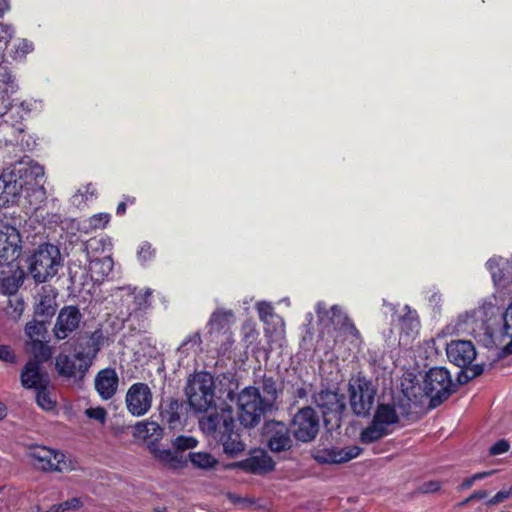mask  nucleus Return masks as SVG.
Instances as JSON below:
<instances>
[{"label":"nucleus","instance_id":"nucleus-1","mask_svg":"<svg viewBox=\"0 0 512 512\" xmlns=\"http://www.w3.org/2000/svg\"><path fill=\"white\" fill-rule=\"evenodd\" d=\"M201 430L217 440L223 447L224 453L235 457L245 450V443L240 433L235 430V420L231 412L219 414L217 412L202 417L199 420Z\"/></svg>","mask_w":512,"mask_h":512},{"label":"nucleus","instance_id":"nucleus-2","mask_svg":"<svg viewBox=\"0 0 512 512\" xmlns=\"http://www.w3.org/2000/svg\"><path fill=\"white\" fill-rule=\"evenodd\" d=\"M187 402L194 412H207L215 406V381L207 371L195 372L184 387Z\"/></svg>","mask_w":512,"mask_h":512},{"label":"nucleus","instance_id":"nucleus-3","mask_svg":"<svg viewBox=\"0 0 512 512\" xmlns=\"http://www.w3.org/2000/svg\"><path fill=\"white\" fill-rule=\"evenodd\" d=\"M61 253L56 245H40L28 258V270L37 283H44L53 278L61 266Z\"/></svg>","mask_w":512,"mask_h":512},{"label":"nucleus","instance_id":"nucleus-4","mask_svg":"<svg viewBox=\"0 0 512 512\" xmlns=\"http://www.w3.org/2000/svg\"><path fill=\"white\" fill-rule=\"evenodd\" d=\"M457 385L453 383L450 372L445 367H432L423 381V392L429 397V407L436 408L446 401Z\"/></svg>","mask_w":512,"mask_h":512},{"label":"nucleus","instance_id":"nucleus-5","mask_svg":"<svg viewBox=\"0 0 512 512\" xmlns=\"http://www.w3.org/2000/svg\"><path fill=\"white\" fill-rule=\"evenodd\" d=\"M271 409L256 387H246L238 395V419L244 427L257 426L262 416Z\"/></svg>","mask_w":512,"mask_h":512},{"label":"nucleus","instance_id":"nucleus-6","mask_svg":"<svg viewBox=\"0 0 512 512\" xmlns=\"http://www.w3.org/2000/svg\"><path fill=\"white\" fill-rule=\"evenodd\" d=\"M18 182L24 189V197L30 204H37L46 198L44 188L45 172L43 166L37 162L20 163L14 171Z\"/></svg>","mask_w":512,"mask_h":512},{"label":"nucleus","instance_id":"nucleus-7","mask_svg":"<svg viewBox=\"0 0 512 512\" xmlns=\"http://www.w3.org/2000/svg\"><path fill=\"white\" fill-rule=\"evenodd\" d=\"M312 400L320 409L326 428H339L346 411L345 395L331 389H322L313 394Z\"/></svg>","mask_w":512,"mask_h":512},{"label":"nucleus","instance_id":"nucleus-8","mask_svg":"<svg viewBox=\"0 0 512 512\" xmlns=\"http://www.w3.org/2000/svg\"><path fill=\"white\" fill-rule=\"evenodd\" d=\"M103 342L104 335L101 329L80 334L70 342L71 352H73L74 358L79 361V370L82 374L88 372Z\"/></svg>","mask_w":512,"mask_h":512},{"label":"nucleus","instance_id":"nucleus-9","mask_svg":"<svg viewBox=\"0 0 512 512\" xmlns=\"http://www.w3.org/2000/svg\"><path fill=\"white\" fill-rule=\"evenodd\" d=\"M348 391L352 412L358 417L369 416L377 393L372 381L364 376H358L349 383Z\"/></svg>","mask_w":512,"mask_h":512},{"label":"nucleus","instance_id":"nucleus-10","mask_svg":"<svg viewBox=\"0 0 512 512\" xmlns=\"http://www.w3.org/2000/svg\"><path fill=\"white\" fill-rule=\"evenodd\" d=\"M290 428L294 438L302 443L313 441L320 430V418L314 408L305 406L293 416Z\"/></svg>","mask_w":512,"mask_h":512},{"label":"nucleus","instance_id":"nucleus-11","mask_svg":"<svg viewBox=\"0 0 512 512\" xmlns=\"http://www.w3.org/2000/svg\"><path fill=\"white\" fill-rule=\"evenodd\" d=\"M446 354L449 361L459 368H466L472 372V377L480 376L483 371V365L475 364L477 352L470 340H453L446 346Z\"/></svg>","mask_w":512,"mask_h":512},{"label":"nucleus","instance_id":"nucleus-12","mask_svg":"<svg viewBox=\"0 0 512 512\" xmlns=\"http://www.w3.org/2000/svg\"><path fill=\"white\" fill-rule=\"evenodd\" d=\"M292 430L284 422L270 420L262 427V438L273 453L286 452L293 448Z\"/></svg>","mask_w":512,"mask_h":512},{"label":"nucleus","instance_id":"nucleus-13","mask_svg":"<svg viewBox=\"0 0 512 512\" xmlns=\"http://www.w3.org/2000/svg\"><path fill=\"white\" fill-rule=\"evenodd\" d=\"M153 395L146 383L137 382L132 384L126 393L127 410L133 416H143L151 408Z\"/></svg>","mask_w":512,"mask_h":512},{"label":"nucleus","instance_id":"nucleus-14","mask_svg":"<svg viewBox=\"0 0 512 512\" xmlns=\"http://www.w3.org/2000/svg\"><path fill=\"white\" fill-rule=\"evenodd\" d=\"M21 237L14 227H9L8 232L0 235V268H9L12 264H20Z\"/></svg>","mask_w":512,"mask_h":512},{"label":"nucleus","instance_id":"nucleus-15","mask_svg":"<svg viewBox=\"0 0 512 512\" xmlns=\"http://www.w3.org/2000/svg\"><path fill=\"white\" fill-rule=\"evenodd\" d=\"M82 314L75 305L64 306L58 313L53 333L57 340L66 339L72 332L78 329Z\"/></svg>","mask_w":512,"mask_h":512},{"label":"nucleus","instance_id":"nucleus-16","mask_svg":"<svg viewBox=\"0 0 512 512\" xmlns=\"http://www.w3.org/2000/svg\"><path fill=\"white\" fill-rule=\"evenodd\" d=\"M23 388L36 390L40 386L50 384V378L39 364V361H27L20 373Z\"/></svg>","mask_w":512,"mask_h":512},{"label":"nucleus","instance_id":"nucleus-17","mask_svg":"<svg viewBox=\"0 0 512 512\" xmlns=\"http://www.w3.org/2000/svg\"><path fill=\"white\" fill-rule=\"evenodd\" d=\"M24 189L18 182L15 172L5 173L0 176V204L9 207L18 202Z\"/></svg>","mask_w":512,"mask_h":512},{"label":"nucleus","instance_id":"nucleus-18","mask_svg":"<svg viewBox=\"0 0 512 512\" xmlns=\"http://www.w3.org/2000/svg\"><path fill=\"white\" fill-rule=\"evenodd\" d=\"M25 277L21 264H12L9 268H0V292L4 295L15 294L23 284Z\"/></svg>","mask_w":512,"mask_h":512},{"label":"nucleus","instance_id":"nucleus-19","mask_svg":"<svg viewBox=\"0 0 512 512\" xmlns=\"http://www.w3.org/2000/svg\"><path fill=\"white\" fill-rule=\"evenodd\" d=\"M235 322V314L231 309H215L207 323L208 333L211 338H220L224 332L231 331V325Z\"/></svg>","mask_w":512,"mask_h":512},{"label":"nucleus","instance_id":"nucleus-20","mask_svg":"<svg viewBox=\"0 0 512 512\" xmlns=\"http://www.w3.org/2000/svg\"><path fill=\"white\" fill-rule=\"evenodd\" d=\"M152 290L146 288L134 294L132 305L129 307L128 321L141 322V328H146V314L152 307Z\"/></svg>","mask_w":512,"mask_h":512},{"label":"nucleus","instance_id":"nucleus-21","mask_svg":"<svg viewBox=\"0 0 512 512\" xmlns=\"http://www.w3.org/2000/svg\"><path fill=\"white\" fill-rule=\"evenodd\" d=\"M184 402L178 398L167 397L163 399L159 406L161 420L165 422L169 429H177L182 426L181 414Z\"/></svg>","mask_w":512,"mask_h":512},{"label":"nucleus","instance_id":"nucleus-22","mask_svg":"<svg viewBox=\"0 0 512 512\" xmlns=\"http://www.w3.org/2000/svg\"><path fill=\"white\" fill-rule=\"evenodd\" d=\"M118 384L119 378L113 368L100 370L94 380L95 389L103 400L111 399L115 395Z\"/></svg>","mask_w":512,"mask_h":512},{"label":"nucleus","instance_id":"nucleus-23","mask_svg":"<svg viewBox=\"0 0 512 512\" xmlns=\"http://www.w3.org/2000/svg\"><path fill=\"white\" fill-rule=\"evenodd\" d=\"M236 465L245 472L262 475L272 471L275 467V462L267 452L260 450Z\"/></svg>","mask_w":512,"mask_h":512},{"label":"nucleus","instance_id":"nucleus-24","mask_svg":"<svg viewBox=\"0 0 512 512\" xmlns=\"http://www.w3.org/2000/svg\"><path fill=\"white\" fill-rule=\"evenodd\" d=\"M31 458L34 460V466L43 471H61L58 453L54 450L39 446L31 450Z\"/></svg>","mask_w":512,"mask_h":512},{"label":"nucleus","instance_id":"nucleus-25","mask_svg":"<svg viewBox=\"0 0 512 512\" xmlns=\"http://www.w3.org/2000/svg\"><path fill=\"white\" fill-rule=\"evenodd\" d=\"M134 434L135 436L147 441L148 446L151 449L158 445L160 440L163 438L164 431L158 422L146 420L135 424Z\"/></svg>","mask_w":512,"mask_h":512},{"label":"nucleus","instance_id":"nucleus-26","mask_svg":"<svg viewBox=\"0 0 512 512\" xmlns=\"http://www.w3.org/2000/svg\"><path fill=\"white\" fill-rule=\"evenodd\" d=\"M486 265L496 285L506 286L512 283V258L501 262L490 259Z\"/></svg>","mask_w":512,"mask_h":512},{"label":"nucleus","instance_id":"nucleus-27","mask_svg":"<svg viewBox=\"0 0 512 512\" xmlns=\"http://www.w3.org/2000/svg\"><path fill=\"white\" fill-rule=\"evenodd\" d=\"M55 366L58 373L67 378H78L79 380H82L86 375V373L82 374L79 370V361L74 358L73 354L67 355L60 353L56 357Z\"/></svg>","mask_w":512,"mask_h":512},{"label":"nucleus","instance_id":"nucleus-28","mask_svg":"<svg viewBox=\"0 0 512 512\" xmlns=\"http://www.w3.org/2000/svg\"><path fill=\"white\" fill-rule=\"evenodd\" d=\"M150 450L157 460L171 469H182L187 466V458L179 455L176 450L160 449L158 445Z\"/></svg>","mask_w":512,"mask_h":512},{"label":"nucleus","instance_id":"nucleus-29","mask_svg":"<svg viewBox=\"0 0 512 512\" xmlns=\"http://www.w3.org/2000/svg\"><path fill=\"white\" fill-rule=\"evenodd\" d=\"M1 495H4V488L0 489V496ZM28 501L29 499L26 494L16 489H9L6 501H4L3 497H0V512L4 509L8 512L27 510Z\"/></svg>","mask_w":512,"mask_h":512},{"label":"nucleus","instance_id":"nucleus-30","mask_svg":"<svg viewBox=\"0 0 512 512\" xmlns=\"http://www.w3.org/2000/svg\"><path fill=\"white\" fill-rule=\"evenodd\" d=\"M512 496V485L508 488H503L498 491L492 498H488V492L486 490H477L473 492L469 497H467L464 501L460 502L458 506H462L465 503H469L472 501H484L487 506L502 503L506 499Z\"/></svg>","mask_w":512,"mask_h":512},{"label":"nucleus","instance_id":"nucleus-31","mask_svg":"<svg viewBox=\"0 0 512 512\" xmlns=\"http://www.w3.org/2000/svg\"><path fill=\"white\" fill-rule=\"evenodd\" d=\"M372 420L379 425L387 427L389 425L397 424L399 422V415L394 404L380 403L376 407Z\"/></svg>","mask_w":512,"mask_h":512},{"label":"nucleus","instance_id":"nucleus-32","mask_svg":"<svg viewBox=\"0 0 512 512\" xmlns=\"http://www.w3.org/2000/svg\"><path fill=\"white\" fill-rule=\"evenodd\" d=\"M35 392V401L38 407L47 412L54 411L56 409L57 400L53 386L50 384L43 385L36 389Z\"/></svg>","mask_w":512,"mask_h":512},{"label":"nucleus","instance_id":"nucleus-33","mask_svg":"<svg viewBox=\"0 0 512 512\" xmlns=\"http://www.w3.org/2000/svg\"><path fill=\"white\" fill-rule=\"evenodd\" d=\"M55 296L43 294L34 310V316L50 321L56 312Z\"/></svg>","mask_w":512,"mask_h":512},{"label":"nucleus","instance_id":"nucleus-34","mask_svg":"<svg viewBox=\"0 0 512 512\" xmlns=\"http://www.w3.org/2000/svg\"><path fill=\"white\" fill-rule=\"evenodd\" d=\"M389 434L387 427L377 424L372 420L371 424L362 430L360 433V442L363 444H370L380 440L384 436Z\"/></svg>","mask_w":512,"mask_h":512},{"label":"nucleus","instance_id":"nucleus-35","mask_svg":"<svg viewBox=\"0 0 512 512\" xmlns=\"http://www.w3.org/2000/svg\"><path fill=\"white\" fill-rule=\"evenodd\" d=\"M405 309L407 311L400 317L399 324L401 332L405 333L407 336H410L414 333H417L420 327V321L418 319L416 310H411L409 306H405Z\"/></svg>","mask_w":512,"mask_h":512},{"label":"nucleus","instance_id":"nucleus-36","mask_svg":"<svg viewBox=\"0 0 512 512\" xmlns=\"http://www.w3.org/2000/svg\"><path fill=\"white\" fill-rule=\"evenodd\" d=\"M113 259L110 256L90 261V270L95 275V280H104L113 270Z\"/></svg>","mask_w":512,"mask_h":512},{"label":"nucleus","instance_id":"nucleus-37","mask_svg":"<svg viewBox=\"0 0 512 512\" xmlns=\"http://www.w3.org/2000/svg\"><path fill=\"white\" fill-rule=\"evenodd\" d=\"M187 460L194 468L211 469L218 464V460L209 452H189Z\"/></svg>","mask_w":512,"mask_h":512},{"label":"nucleus","instance_id":"nucleus-38","mask_svg":"<svg viewBox=\"0 0 512 512\" xmlns=\"http://www.w3.org/2000/svg\"><path fill=\"white\" fill-rule=\"evenodd\" d=\"M31 353L33 359L29 361H39V364L49 361L52 357L51 347L41 339L31 340Z\"/></svg>","mask_w":512,"mask_h":512},{"label":"nucleus","instance_id":"nucleus-39","mask_svg":"<svg viewBox=\"0 0 512 512\" xmlns=\"http://www.w3.org/2000/svg\"><path fill=\"white\" fill-rule=\"evenodd\" d=\"M49 323L50 321L34 316L33 320L26 324L25 333L31 340L44 338Z\"/></svg>","mask_w":512,"mask_h":512},{"label":"nucleus","instance_id":"nucleus-40","mask_svg":"<svg viewBox=\"0 0 512 512\" xmlns=\"http://www.w3.org/2000/svg\"><path fill=\"white\" fill-rule=\"evenodd\" d=\"M504 334L510 338V341L502 348V354L508 356L512 354V302L506 308L503 314Z\"/></svg>","mask_w":512,"mask_h":512},{"label":"nucleus","instance_id":"nucleus-41","mask_svg":"<svg viewBox=\"0 0 512 512\" xmlns=\"http://www.w3.org/2000/svg\"><path fill=\"white\" fill-rule=\"evenodd\" d=\"M262 391L265 396H263V399L266 403L269 404V407L272 408L274 405V402L277 399V388H276V381L273 379V377H268L266 375L262 378Z\"/></svg>","mask_w":512,"mask_h":512},{"label":"nucleus","instance_id":"nucleus-42","mask_svg":"<svg viewBox=\"0 0 512 512\" xmlns=\"http://www.w3.org/2000/svg\"><path fill=\"white\" fill-rule=\"evenodd\" d=\"M315 460L318 463H326V464L343 463L341 451H340V449H336V448L319 450L317 452V454L315 455Z\"/></svg>","mask_w":512,"mask_h":512},{"label":"nucleus","instance_id":"nucleus-43","mask_svg":"<svg viewBox=\"0 0 512 512\" xmlns=\"http://www.w3.org/2000/svg\"><path fill=\"white\" fill-rule=\"evenodd\" d=\"M212 341L219 344L218 352L223 357L230 358L232 347L235 343L232 331L224 332L220 338H211Z\"/></svg>","mask_w":512,"mask_h":512},{"label":"nucleus","instance_id":"nucleus-44","mask_svg":"<svg viewBox=\"0 0 512 512\" xmlns=\"http://www.w3.org/2000/svg\"><path fill=\"white\" fill-rule=\"evenodd\" d=\"M199 441L193 436L179 435L172 441V447L178 454L194 449L197 447Z\"/></svg>","mask_w":512,"mask_h":512},{"label":"nucleus","instance_id":"nucleus-45","mask_svg":"<svg viewBox=\"0 0 512 512\" xmlns=\"http://www.w3.org/2000/svg\"><path fill=\"white\" fill-rule=\"evenodd\" d=\"M478 311L472 310L467 311L464 314H460L457 317L455 329L457 331L469 332L470 329H474L472 326L476 322V315Z\"/></svg>","mask_w":512,"mask_h":512},{"label":"nucleus","instance_id":"nucleus-46","mask_svg":"<svg viewBox=\"0 0 512 512\" xmlns=\"http://www.w3.org/2000/svg\"><path fill=\"white\" fill-rule=\"evenodd\" d=\"M82 506V499L80 497H73L61 503L53 504L47 512H68L70 510H79Z\"/></svg>","mask_w":512,"mask_h":512},{"label":"nucleus","instance_id":"nucleus-47","mask_svg":"<svg viewBox=\"0 0 512 512\" xmlns=\"http://www.w3.org/2000/svg\"><path fill=\"white\" fill-rule=\"evenodd\" d=\"M202 343L200 332H194L189 334L179 345L178 351L184 354H188V351L194 349Z\"/></svg>","mask_w":512,"mask_h":512},{"label":"nucleus","instance_id":"nucleus-48","mask_svg":"<svg viewBox=\"0 0 512 512\" xmlns=\"http://www.w3.org/2000/svg\"><path fill=\"white\" fill-rule=\"evenodd\" d=\"M155 253L156 251L152 247V245L149 242L144 241L139 246V249L137 251V257L141 263H146L148 261H151L155 257Z\"/></svg>","mask_w":512,"mask_h":512},{"label":"nucleus","instance_id":"nucleus-49","mask_svg":"<svg viewBox=\"0 0 512 512\" xmlns=\"http://www.w3.org/2000/svg\"><path fill=\"white\" fill-rule=\"evenodd\" d=\"M491 475V472H480L476 473L468 478H465L458 486L459 490H466L473 486V484L478 480H483L486 477Z\"/></svg>","mask_w":512,"mask_h":512},{"label":"nucleus","instance_id":"nucleus-50","mask_svg":"<svg viewBox=\"0 0 512 512\" xmlns=\"http://www.w3.org/2000/svg\"><path fill=\"white\" fill-rule=\"evenodd\" d=\"M0 360L10 364L16 363V355L9 345L0 344Z\"/></svg>","mask_w":512,"mask_h":512},{"label":"nucleus","instance_id":"nucleus-51","mask_svg":"<svg viewBox=\"0 0 512 512\" xmlns=\"http://www.w3.org/2000/svg\"><path fill=\"white\" fill-rule=\"evenodd\" d=\"M510 448V443L505 439H500L495 442L489 449V453L493 456L506 453Z\"/></svg>","mask_w":512,"mask_h":512},{"label":"nucleus","instance_id":"nucleus-52","mask_svg":"<svg viewBox=\"0 0 512 512\" xmlns=\"http://www.w3.org/2000/svg\"><path fill=\"white\" fill-rule=\"evenodd\" d=\"M85 413L90 419L101 423L105 422L107 417V411L103 407L88 408Z\"/></svg>","mask_w":512,"mask_h":512},{"label":"nucleus","instance_id":"nucleus-53","mask_svg":"<svg viewBox=\"0 0 512 512\" xmlns=\"http://www.w3.org/2000/svg\"><path fill=\"white\" fill-rule=\"evenodd\" d=\"M24 310V301L21 299H18L16 301L15 306L12 304V300H9V305L6 308V312L8 315L12 316L13 318H19Z\"/></svg>","mask_w":512,"mask_h":512},{"label":"nucleus","instance_id":"nucleus-54","mask_svg":"<svg viewBox=\"0 0 512 512\" xmlns=\"http://www.w3.org/2000/svg\"><path fill=\"white\" fill-rule=\"evenodd\" d=\"M340 451L342 454L343 463H345L358 457L361 454L362 449L358 446H351L346 449H340Z\"/></svg>","mask_w":512,"mask_h":512},{"label":"nucleus","instance_id":"nucleus-55","mask_svg":"<svg viewBox=\"0 0 512 512\" xmlns=\"http://www.w3.org/2000/svg\"><path fill=\"white\" fill-rule=\"evenodd\" d=\"M440 488H441V482L431 480V481L423 482L419 486L418 491L422 494H427V493H434V492L440 490Z\"/></svg>","mask_w":512,"mask_h":512},{"label":"nucleus","instance_id":"nucleus-56","mask_svg":"<svg viewBox=\"0 0 512 512\" xmlns=\"http://www.w3.org/2000/svg\"><path fill=\"white\" fill-rule=\"evenodd\" d=\"M110 216L106 213H101L98 215H94L90 219V224L94 228H104L106 224L109 222Z\"/></svg>","mask_w":512,"mask_h":512},{"label":"nucleus","instance_id":"nucleus-57","mask_svg":"<svg viewBox=\"0 0 512 512\" xmlns=\"http://www.w3.org/2000/svg\"><path fill=\"white\" fill-rule=\"evenodd\" d=\"M341 328L343 330L349 332L353 336H358L359 335L358 329L356 328L354 323L351 321V319L348 318L347 316L343 317V322H342Z\"/></svg>","mask_w":512,"mask_h":512},{"label":"nucleus","instance_id":"nucleus-58","mask_svg":"<svg viewBox=\"0 0 512 512\" xmlns=\"http://www.w3.org/2000/svg\"><path fill=\"white\" fill-rule=\"evenodd\" d=\"M32 50H33V43L26 39H22L19 42L18 47H17V52H21L23 55L31 52Z\"/></svg>","mask_w":512,"mask_h":512},{"label":"nucleus","instance_id":"nucleus-59","mask_svg":"<svg viewBox=\"0 0 512 512\" xmlns=\"http://www.w3.org/2000/svg\"><path fill=\"white\" fill-rule=\"evenodd\" d=\"M294 397L296 398H300V399H303L307 396V390L305 387L301 386V387H298L294 393H293Z\"/></svg>","mask_w":512,"mask_h":512},{"label":"nucleus","instance_id":"nucleus-60","mask_svg":"<svg viewBox=\"0 0 512 512\" xmlns=\"http://www.w3.org/2000/svg\"><path fill=\"white\" fill-rule=\"evenodd\" d=\"M126 208H127V202L126 201H121L118 205H117V208H116V214L118 216H122L125 214L126 212Z\"/></svg>","mask_w":512,"mask_h":512},{"label":"nucleus","instance_id":"nucleus-61","mask_svg":"<svg viewBox=\"0 0 512 512\" xmlns=\"http://www.w3.org/2000/svg\"><path fill=\"white\" fill-rule=\"evenodd\" d=\"M8 414V407L7 405L0 401V421L3 420Z\"/></svg>","mask_w":512,"mask_h":512},{"label":"nucleus","instance_id":"nucleus-62","mask_svg":"<svg viewBox=\"0 0 512 512\" xmlns=\"http://www.w3.org/2000/svg\"><path fill=\"white\" fill-rule=\"evenodd\" d=\"M441 301V295L439 293H433L430 297H429V302L432 303V304H435V305H438Z\"/></svg>","mask_w":512,"mask_h":512},{"label":"nucleus","instance_id":"nucleus-63","mask_svg":"<svg viewBox=\"0 0 512 512\" xmlns=\"http://www.w3.org/2000/svg\"><path fill=\"white\" fill-rule=\"evenodd\" d=\"M9 9L8 0H0V16H2Z\"/></svg>","mask_w":512,"mask_h":512},{"label":"nucleus","instance_id":"nucleus-64","mask_svg":"<svg viewBox=\"0 0 512 512\" xmlns=\"http://www.w3.org/2000/svg\"><path fill=\"white\" fill-rule=\"evenodd\" d=\"M125 201L127 202V204H128V203H129V204H134V203L136 202V199H135V197H129V196H127V197L125 198Z\"/></svg>","mask_w":512,"mask_h":512}]
</instances>
